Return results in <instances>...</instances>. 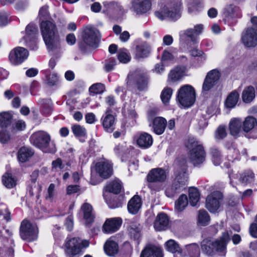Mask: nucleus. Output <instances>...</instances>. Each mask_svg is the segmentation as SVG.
<instances>
[{"label":"nucleus","mask_w":257,"mask_h":257,"mask_svg":"<svg viewBox=\"0 0 257 257\" xmlns=\"http://www.w3.org/2000/svg\"><path fill=\"white\" fill-rule=\"evenodd\" d=\"M226 129L225 127L220 126L215 132V137L217 140H221L226 136Z\"/></svg>","instance_id":"13d9d810"},{"label":"nucleus","mask_w":257,"mask_h":257,"mask_svg":"<svg viewBox=\"0 0 257 257\" xmlns=\"http://www.w3.org/2000/svg\"><path fill=\"white\" fill-rule=\"evenodd\" d=\"M28 51L22 47H17L11 50L9 60L12 64L19 65L23 63L29 56Z\"/></svg>","instance_id":"9d476101"},{"label":"nucleus","mask_w":257,"mask_h":257,"mask_svg":"<svg viewBox=\"0 0 257 257\" xmlns=\"http://www.w3.org/2000/svg\"><path fill=\"white\" fill-rule=\"evenodd\" d=\"M166 249L174 253H181L182 249L178 244L173 240L170 239L166 242Z\"/></svg>","instance_id":"c03bdc74"},{"label":"nucleus","mask_w":257,"mask_h":257,"mask_svg":"<svg viewBox=\"0 0 257 257\" xmlns=\"http://www.w3.org/2000/svg\"><path fill=\"white\" fill-rule=\"evenodd\" d=\"M72 131L74 135L76 137H84L86 134L85 128L80 125H74L72 127Z\"/></svg>","instance_id":"5fc2aeb1"},{"label":"nucleus","mask_w":257,"mask_h":257,"mask_svg":"<svg viewBox=\"0 0 257 257\" xmlns=\"http://www.w3.org/2000/svg\"><path fill=\"white\" fill-rule=\"evenodd\" d=\"M188 203L187 197L185 195H182L175 202V209L180 212L183 211Z\"/></svg>","instance_id":"a18cd8bd"},{"label":"nucleus","mask_w":257,"mask_h":257,"mask_svg":"<svg viewBox=\"0 0 257 257\" xmlns=\"http://www.w3.org/2000/svg\"><path fill=\"white\" fill-rule=\"evenodd\" d=\"M55 185L53 183H51L48 188V194L46 198L47 199L52 200L54 196V190Z\"/></svg>","instance_id":"0e129e2a"},{"label":"nucleus","mask_w":257,"mask_h":257,"mask_svg":"<svg viewBox=\"0 0 257 257\" xmlns=\"http://www.w3.org/2000/svg\"><path fill=\"white\" fill-rule=\"evenodd\" d=\"M189 198L191 206L197 205L200 199V194L198 189L193 187L190 188L189 189Z\"/></svg>","instance_id":"ea45409f"},{"label":"nucleus","mask_w":257,"mask_h":257,"mask_svg":"<svg viewBox=\"0 0 257 257\" xmlns=\"http://www.w3.org/2000/svg\"><path fill=\"white\" fill-rule=\"evenodd\" d=\"M239 96V93L236 91L231 92L228 95L225 101V106L229 108L234 107L238 102Z\"/></svg>","instance_id":"f704fd0d"},{"label":"nucleus","mask_w":257,"mask_h":257,"mask_svg":"<svg viewBox=\"0 0 257 257\" xmlns=\"http://www.w3.org/2000/svg\"><path fill=\"white\" fill-rule=\"evenodd\" d=\"M118 59L121 63H126L131 60L130 54L126 52V50L119 51L118 53Z\"/></svg>","instance_id":"6e6d98bb"},{"label":"nucleus","mask_w":257,"mask_h":257,"mask_svg":"<svg viewBox=\"0 0 257 257\" xmlns=\"http://www.w3.org/2000/svg\"><path fill=\"white\" fill-rule=\"evenodd\" d=\"M100 37L99 32L95 28H86L84 31L83 41L86 46L95 47L98 43Z\"/></svg>","instance_id":"9b49d317"},{"label":"nucleus","mask_w":257,"mask_h":257,"mask_svg":"<svg viewBox=\"0 0 257 257\" xmlns=\"http://www.w3.org/2000/svg\"><path fill=\"white\" fill-rule=\"evenodd\" d=\"M106 253L109 255H114L118 251V245L114 241L107 240L104 246Z\"/></svg>","instance_id":"58836bf2"},{"label":"nucleus","mask_w":257,"mask_h":257,"mask_svg":"<svg viewBox=\"0 0 257 257\" xmlns=\"http://www.w3.org/2000/svg\"><path fill=\"white\" fill-rule=\"evenodd\" d=\"M142 206L141 198L138 195H135L128 202L127 209L130 213L135 214L137 213Z\"/></svg>","instance_id":"c85d7f7f"},{"label":"nucleus","mask_w":257,"mask_h":257,"mask_svg":"<svg viewBox=\"0 0 257 257\" xmlns=\"http://www.w3.org/2000/svg\"><path fill=\"white\" fill-rule=\"evenodd\" d=\"M191 145L192 148L189 153L190 161L195 166L202 163L205 159V153L203 146L195 141L192 142Z\"/></svg>","instance_id":"1a4fd4ad"},{"label":"nucleus","mask_w":257,"mask_h":257,"mask_svg":"<svg viewBox=\"0 0 257 257\" xmlns=\"http://www.w3.org/2000/svg\"><path fill=\"white\" fill-rule=\"evenodd\" d=\"M41 33L48 50L57 53L61 49V40L56 24L52 21L40 22Z\"/></svg>","instance_id":"f257e3e1"},{"label":"nucleus","mask_w":257,"mask_h":257,"mask_svg":"<svg viewBox=\"0 0 257 257\" xmlns=\"http://www.w3.org/2000/svg\"><path fill=\"white\" fill-rule=\"evenodd\" d=\"M151 47L146 42H143L136 46V56L138 58H144L148 56L151 52Z\"/></svg>","instance_id":"cd10ccee"},{"label":"nucleus","mask_w":257,"mask_h":257,"mask_svg":"<svg viewBox=\"0 0 257 257\" xmlns=\"http://www.w3.org/2000/svg\"><path fill=\"white\" fill-rule=\"evenodd\" d=\"M167 126V121L162 117H157L155 118L152 122V127L154 132L158 135L162 134Z\"/></svg>","instance_id":"a878e982"},{"label":"nucleus","mask_w":257,"mask_h":257,"mask_svg":"<svg viewBox=\"0 0 257 257\" xmlns=\"http://www.w3.org/2000/svg\"><path fill=\"white\" fill-rule=\"evenodd\" d=\"M104 7L105 9V12L107 15L110 17L118 18L124 13L126 11L123 7L118 3L115 2H104L103 3Z\"/></svg>","instance_id":"dca6fc26"},{"label":"nucleus","mask_w":257,"mask_h":257,"mask_svg":"<svg viewBox=\"0 0 257 257\" xmlns=\"http://www.w3.org/2000/svg\"><path fill=\"white\" fill-rule=\"evenodd\" d=\"M89 242L79 238H67L65 244V253L67 257H74L79 254L82 250L88 247Z\"/></svg>","instance_id":"423d86ee"},{"label":"nucleus","mask_w":257,"mask_h":257,"mask_svg":"<svg viewBox=\"0 0 257 257\" xmlns=\"http://www.w3.org/2000/svg\"><path fill=\"white\" fill-rule=\"evenodd\" d=\"M81 210L83 212L84 219L88 223L92 222L94 218L92 206L88 203H85L82 205Z\"/></svg>","instance_id":"473e14b6"},{"label":"nucleus","mask_w":257,"mask_h":257,"mask_svg":"<svg viewBox=\"0 0 257 257\" xmlns=\"http://www.w3.org/2000/svg\"><path fill=\"white\" fill-rule=\"evenodd\" d=\"M26 127V124L25 121L22 120H18L15 124L14 128L17 131H23Z\"/></svg>","instance_id":"338daca9"},{"label":"nucleus","mask_w":257,"mask_h":257,"mask_svg":"<svg viewBox=\"0 0 257 257\" xmlns=\"http://www.w3.org/2000/svg\"><path fill=\"white\" fill-rule=\"evenodd\" d=\"M141 225L138 223H133L130 225V233L135 239H138L141 236Z\"/></svg>","instance_id":"8fccbe9b"},{"label":"nucleus","mask_w":257,"mask_h":257,"mask_svg":"<svg viewBox=\"0 0 257 257\" xmlns=\"http://www.w3.org/2000/svg\"><path fill=\"white\" fill-rule=\"evenodd\" d=\"M12 115L8 112L0 113V127L2 128L7 127L12 122Z\"/></svg>","instance_id":"a19ab883"},{"label":"nucleus","mask_w":257,"mask_h":257,"mask_svg":"<svg viewBox=\"0 0 257 257\" xmlns=\"http://www.w3.org/2000/svg\"><path fill=\"white\" fill-rule=\"evenodd\" d=\"M161 3L160 9L155 12L157 18L161 20L168 19L173 21L180 18V0H161Z\"/></svg>","instance_id":"f03ea898"},{"label":"nucleus","mask_w":257,"mask_h":257,"mask_svg":"<svg viewBox=\"0 0 257 257\" xmlns=\"http://www.w3.org/2000/svg\"><path fill=\"white\" fill-rule=\"evenodd\" d=\"M240 183L247 184L252 182L254 180V175L250 170H247L242 173L236 174Z\"/></svg>","instance_id":"72a5a7b5"},{"label":"nucleus","mask_w":257,"mask_h":257,"mask_svg":"<svg viewBox=\"0 0 257 257\" xmlns=\"http://www.w3.org/2000/svg\"><path fill=\"white\" fill-rule=\"evenodd\" d=\"M212 160L215 166L219 165L221 162V156L219 151L216 148H212L211 149Z\"/></svg>","instance_id":"864d4df0"},{"label":"nucleus","mask_w":257,"mask_h":257,"mask_svg":"<svg viewBox=\"0 0 257 257\" xmlns=\"http://www.w3.org/2000/svg\"><path fill=\"white\" fill-rule=\"evenodd\" d=\"M222 197V194L219 191H214L210 194L206 199V208L210 212H216L220 206Z\"/></svg>","instance_id":"f8f14e48"},{"label":"nucleus","mask_w":257,"mask_h":257,"mask_svg":"<svg viewBox=\"0 0 257 257\" xmlns=\"http://www.w3.org/2000/svg\"><path fill=\"white\" fill-rule=\"evenodd\" d=\"M182 189L183 188L174 182L171 186L166 189V194L169 197H172L175 194L180 192Z\"/></svg>","instance_id":"49530a36"},{"label":"nucleus","mask_w":257,"mask_h":257,"mask_svg":"<svg viewBox=\"0 0 257 257\" xmlns=\"http://www.w3.org/2000/svg\"><path fill=\"white\" fill-rule=\"evenodd\" d=\"M166 174L161 168L152 169L148 175V180L151 182H164L166 179Z\"/></svg>","instance_id":"393cba45"},{"label":"nucleus","mask_w":257,"mask_h":257,"mask_svg":"<svg viewBox=\"0 0 257 257\" xmlns=\"http://www.w3.org/2000/svg\"><path fill=\"white\" fill-rule=\"evenodd\" d=\"M242 121L239 118H233L230 121L229 128L230 134L233 136H237L242 129Z\"/></svg>","instance_id":"c756f323"},{"label":"nucleus","mask_w":257,"mask_h":257,"mask_svg":"<svg viewBox=\"0 0 257 257\" xmlns=\"http://www.w3.org/2000/svg\"><path fill=\"white\" fill-rule=\"evenodd\" d=\"M47 101V104L48 105H44L43 109V113L45 116H47L49 115L52 112V106H51V102L50 100H46Z\"/></svg>","instance_id":"e2e57ef3"},{"label":"nucleus","mask_w":257,"mask_h":257,"mask_svg":"<svg viewBox=\"0 0 257 257\" xmlns=\"http://www.w3.org/2000/svg\"><path fill=\"white\" fill-rule=\"evenodd\" d=\"M122 188L121 181L118 179H115L109 182L106 186L105 190L109 192L114 194L119 193Z\"/></svg>","instance_id":"c9c22d12"},{"label":"nucleus","mask_w":257,"mask_h":257,"mask_svg":"<svg viewBox=\"0 0 257 257\" xmlns=\"http://www.w3.org/2000/svg\"><path fill=\"white\" fill-rule=\"evenodd\" d=\"M186 67L177 66L171 70L168 75V81L175 82L180 79L184 74Z\"/></svg>","instance_id":"7c9ffc66"},{"label":"nucleus","mask_w":257,"mask_h":257,"mask_svg":"<svg viewBox=\"0 0 257 257\" xmlns=\"http://www.w3.org/2000/svg\"><path fill=\"white\" fill-rule=\"evenodd\" d=\"M11 136L8 131L6 130L0 132V143L6 144L10 140Z\"/></svg>","instance_id":"052dcab7"},{"label":"nucleus","mask_w":257,"mask_h":257,"mask_svg":"<svg viewBox=\"0 0 257 257\" xmlns=\"http://www.w3.org/2000/svg\"><path fill=\"white\" fill-rule=\"evenodd\" d=\"M186 161L185 160L183 161L182 164L179 163L176 167V177L174 182L178 184L183 188L187 185L188 181V177L186 173Z\"/></svg>","instance_id":"ddd939ff"},{"label":"nucleus","mask_w":257,"mask_h":257,"mask_svg":"<svg viewBox=\"0 0 257 257\" xmlns=\"http://www.w3.org/2000/svg\"><path fill=\"white\" fill-rule=\"evenodd\" d=\"M140 257H162V250L155 246L147 247L142 250Z\"/></svg>","instance_id":"2f4dec72"},{"label":"nucleus","mask_w":257,"mask_h":257,"mask_svg":"<svg viewBox=\"0 0 257 257\" xmlns=\"http://www.w3.org/2000/svg\"><path fill=\"white\" fill-rule=\"evenodd\" d=\"M31 143L43 152L54 153L56 151L55 145L51 141L50 135L47 132L40 131L33 133L31 137Z\"/></svg>","instance_id":"7ed1b4c3"},{"label":"nucleus","mask_w":257,"mask_h":257,"mask_svg":"<svg viewBox=\"0 0 257 257\" xmlns=\"http://www.w3.org/2000/svg\"><path fill=\"white\" fill-rule=\"evenodd\" d=\"M242 124L243 131L248 133L257 124V121L254 117L249 116L244 119Z\"/></svg>","instance_id":"4c0bfd02"},{"label":"nucleus","mask_w":257,"mask_h":257,"mask_svg":"<svg viewBox=\"0 0 257 257\" xmlns=\"http://www.w3.org/2000/svg\"><path fill=\"white\" fill-rule=\"evenodd\" d=\"M220 78L219 72L214 69L209 71L202 85V90L203 91H208L214 86L216 85Z\"/></svg>","instance_id":"a211bd4d"},{"label":"nucleus","mask_w":257,"mask_h":257,"mask_svg":"<svg viewBox=\"0 0 257 257\" xmlns=\"http://www.w3.org/2000/svg\"><path fill=\"white\" fill-rule=\"evenodd\" d=\"M196 92L193 86L189 84L181 86L177 92V100L184 107H189L195 102Z\"/></svg>","instance_id":"0eeeda50"},{"label":"nucleus","mask_w":257,"mask_h":257,"mask_svg":"<svg viewBox=\"0 0 257 257\" xmlns=\"http://www.w3.org/2000/svg\"><path fill=\"white\" fill-rule=\"evenodd\" d=\"M26 35L23 38L27 46L31 49L35 50L37 48L35 43V39L37 34V29L34 24H30L26 28Z\"/></svg>","instance_id":"4468645a"},{"label":"nucleus","mask_w":257,"mask_h":257,"mask_svg":"<svg viewBox=\"0 0 257 257\" xmlns=\"http://www.w3.org/2000/svg\"><path fill=\"white\" fill-rule=\"evenodd\" d=\"M34 151L29 147H23L17 153L18 160L20 162L25 163L29 160L34 155Z\"/></svg>","instance_id":"bb28decb"},{"label":"nucleus","mask_w":257,"mask_h":257,"mask_svg":"<svg viewBox=\"0 0 257 257\" xmlns=\"http://www.w3.org/2000/svg\"><path fill=\"white\" fill-rule=\"evenodd\" d=\"M249 232L252 236L257 238V224L252 223L249 228Z\"/></svg>","instance_id":"774afa93"},{"label":"nucleus","mask_w":257,"mask_h":257,"mask_svg":"<svg viewBox=\"0 0 257 257\" xmlns=\"http://www.w3.org/2000/svg\"><path fill=\"white\" fill-rule=\"evenodd\" d=\"M102 125L106 131L112 132L114 130L115 118L111 114V110L108 109L102 118Z\"/></svg>","instance_id":"5701e85b"},{"label":"nucleus","mask_w":257,"mask_h":257,"mask_svg":"<svg viewBox=\"0 0 257 257\" xmlns=\"http://www.w3.org/2000/svg\"><path fill=\"white\" fill-rule=\"evenodd\" d=\"M104 90L105 86L101 83L93 84L89 88V92L93 94L102 93Z\"/></svg>","instance_id":"603ef678"},{"label":"nucleus","mask_w":257,"mask_h":257,"mask_svg":"<svg viewBox=\"0 0 257 257\" xmlns=\"http://www.w3.org/2000/svg\"><path fill=\"white\" fill-rule=\"evenodd\" d=\"M147 75L144 72H135L133 74L128 75L127 83L131 84L132 79H134L138 89L142 90L146 87L147 84Z\"/></svg>","instance_id":"6ab92c4d"},{"label":"nucleus","mask_w":257,"mask_h":257,"mask_svg":"<svg viewBox=\"0 0 257 257\" xmlns=\"http://www.w3.org/2000/svg\"><path fill=\"white\" fill-rule=\"evenodd\" d=\"M173 90L169 87H165L161 94V98L163 103L167 104L172 96Z\"/></svg>","instance_id":"3c124183"},{"label":"nucleus","mask_w":257,"mask_h":257,"mask_svg":"<svg viewBox=\"0 0 257 257\" xmlns=\"http://www.w3.org/2000/svg\"><path fill=\"white\" fill-rule=\"evenodd\" d=\"M238 7L230 5L226 7L224 9V14L227 16H233L236 12L238 11Z\"/></svg>","instance_id":"4d7b16f0"},{"label":"nucleus","mask_w":257,"mask_h":257,"mask_svg":"<svg viewBox=\"0 0 257 257\" xmlns=\"http://www.w3.org/2000/svg\"><path fill=\"white\" fill-rule=\"evenodd\" d=\"M230 240V235L227 231L222 233L219 239L212 241L205 239L202 242V248L207 253L210 254L214 251H223L226 248L227 243Z\"/></svg>","instance_id":"20e7f679"},{"label":"nucleus","mask_w":257,"mask_h":257,"mask_svg":"<svg viewBox=\"0 0 257 257\" xmlns=\"http://www.w3.org/2000/svg\"><path fill=\"white\" fill-rule=\"evenodd\" d=\"M186 250L190 257H199L200 255V248L197 244L187 245Z\"/></svg>","instance_id":"09e8293b"},{"label":"nucleus","mask_w":257,"mask_h":257,"mask_svg":"<svg viewBox=\"0 0 257 257\" xmlns=\"http://www.w3.org/2000/svg\"><path fill=\"white\" fill-rule=\"evenodd\" d=\"M204 30L202 24H197L193 28H188L179 32V41L182 44L191 45L198 43V36Z\"/></svg>","instance_id":"39448f33"},{"label":"nucleus","mask_w":257,"mask_h":257,"mask_svg":"<svg viewBox=\"0 0 257 257\" xmlns=\"http://www.w3.org/2000/svg\"><path fill=\"white\" fill-rule=\"evenodd\" d=\"M47 83L50 86H54L58 82V77L55 73H51L47 76Z\"/></svg>","instance_id":"bf43d9fd"},{"label":"nucleus","mask_w":257,"mask_h":257,"mask_svg":"<svg viewBox=\"0 0 257 257\" xmlns=\"http://www.w3.org/2000/svg\"><path fill=\"white\" fill-rule=\"evenodd\" d=\"M122 223L120 218H113L107 219L103 226V231L105 233H111L116 231Z\"/></svg>","instance_id":"aec40b11"},{"label":"nucleus","mask_w":257,"mask_h":257,"mask_svg":"<svg viewBox=\"0 0 257 257\" xmlns=\"http://www.w3.org/2000/svg\"><path fill=\"white\" fill-rule=\"evenodd\" d=\"M255 97L254 89L252 86H248L243 90L242 93V99L246 103H250Z\"/></svg>","instance_id":"e433bc0d"},{"label":"nucleus","mask_w":257,"mask_h":257,"mask_svg":"<svg viewBox=\"0 0 257 257\" xmlns=\"http://www.w3.org/2000/svg\"><path fill=\"white\" fill-rule=\"evenodd\" d=\"M116 64V61L114 59H110L108 60L105 65V69L106 71H110L113 69L114 66Z\"/></svg>","instance_id":"69168bd1"},{"label":"nucleus","mask_w":257,"mask_h":257,"mask_svg":"<svg viewBox=\"0 0 257 257\" xmlns=\"http://www.w3.org/2000/svg\"><path fill=\"white\" fill-rule=\"evenodd\" d=\"M169 219L165 213H160L156 217L154 222V227L157 231H163L168 228Z\"/></svg>","instance_id":"412c9836"},{"label":"nucleus","mask_w":257,"mask_h":257,"mask_svg":"<svg viewBox=\"0 0 257 257\" xmlns=\"http://www.w3.org/2000/svg\"><path fill=\"white\" fill-rule=\"evenodd\" d=\"M38 18L41 22L45 21H51V18L48 10V6H44L40 8Z\"/></svg>","instance_id":"de8ad7c7"},{"label":"nucleus","mask_w":257,"mask_h":257,"mask_svg":"<svg viewBox=\"0 0 257 257\" xmlns=\"http://www.w3.org/2000/svg\"><path fill=\"white\" fill-rule=\"evenodd\" d=\"M2 181L4 185L8 188H12L16 185V180L11 173H5L3 176Z\"/></svg>","instance_id":"79ce46f5"},{"label":"nucleus","mask_w":257,"mask_h":257,"mask_svg":"<svg viewBox=\"0 0 257 257\" xmlns=\"http://www.w3.org/2000/svg\"><path fill=\"white\" fill-rule=\"evenodd\" d=\"M52 168L53 170L58 171L63 169V165L62 164V160L60 158L54 160L52 163Z\"/></svg>","instance_id":"680f3d73"},{"label":"nucleus","mask_w":257,"mask_h":257,"mask_svg":"<svg viewBox=\"0 0 257 257\" xmlns=\"http://www.w3.org/2000/svg\"><path fill=\"white\" fill-rule=\"evenodd\" d=\"M210 220V216L207 211L204 210H199L198 215V221L201 225H207L209 223Z\"/></svg>","instance_id":"37998d69"},{"label":"nucleus","mask_w":257,"mask_h":257,"mask_svg":"<svg viewBox=\"0 0 257 257\" xmlns=\"http://www.w3.org/2000/svg\"><path fill=\"white\" fill-rule=\"evenodd\" d=\"M95 169L100 176L104 178L109 177L112 174L111 165L107 162H100L95 166Z\"/></svg>","instance_id":"4be33fe9"},{"label":"nucleus","mask_w":257,"mask_h":257,"mask_svg":"<svg viewBox=\"0 0 257 257\" xmlns=\"http://www.w3.org/2000/svg\"><path fill=\"white\" fill-rule=\"evenodd\" d=\"M241 40L245 47H254L257 45V31L253 28H247L242 34Z\"/></svg>","instance_id":"f3484780"},{"label":"nucleus","mask_w":257,"mask_h":257,"mask_svg":"<svg viewBox=\"0 0 257 257\" xmlns=\"http://www.w3.org/2000/svg\"><path fill=\"white\" fill-rule=\"evenodd\" d=\"M136 141L140 148L147 149L152 145L153 139L151 135L143 132L138 134L136 137Z\"/></svg>","instance_id":"b1692460"},{"label":"nucleus","mask_w":257,"mask_h":257,"mask_svg":"<svg viewBox=\"0 0 257 257\" xmlns=\"http://www.w3.org/2000/svg\"><path fill=\"white\" fill-rule=\"evenodd\" d=\"M131 10L138 15L146 14L151 9V0H132Z\"/></svg>","instance_id":"2eb2a0df"},{"label":"nucleus","mask_w":257,"mask_h":257,"mask_svg":"<svg viewBox=\"0 0 257 257\" xmlns=\"http://www.w3.org/2000/svg\"><path fill=\"white\" fill-rule=\"evenodd\" d=\"M20 234L23 240L33 241L37 239L38 235V227L29 220H24L21 224Z\"/></svg>","instance_id":"6e6552de"}]
</instances>
